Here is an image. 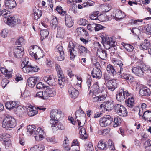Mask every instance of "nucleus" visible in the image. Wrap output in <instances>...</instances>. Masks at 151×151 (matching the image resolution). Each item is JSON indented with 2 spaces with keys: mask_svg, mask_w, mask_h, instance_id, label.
I'll use <instances>...</instances> for the list:
<instances>
[{
  "mask_svg": "<svg viewBox=\"0 0 151 151\" xmlns=\"http://www.w3.org/2000/svg\"><path fill=\"white\" fill-rule=\"evenodd\" d=\"M92 88V89L90 91L89 94L93 98L92 100L93 102L102 101L105 100L106 95H98L96 94V93L98 92L99 88L98 82L93 85Z\"/></svg>",
  "mask_w": 151,
  "mask_h": 151,
  "instance_id": "nucleus-1",
  "label": "nucleus"
},
{
  "mask_svg": "<svg viewBox=\"0 0 151 151\" xmlns=\"http://www.w3.org/2000/svg\"><path fill=\"white\" fill-rule=\"evenodd\" d=\"M6 108L8 109L16 108L15 112L16 114L22 117L24 115V109L21 106H18V102L15 101L7 102L6 103Z\"/></svg>",
  "mask_w": 151,
  "mask_h": 151,
  "instance_id": "nucleus-2",
  "label": "nucleus"
},
{
  "mask_svg": "<svg viewBox=\"0 0 151 151\" xmlns=\"http://www.w3.org/2000/svg\"><path fill=\"white\" fill-rule=\"evenodd\" d=\"M28 58H25L22 63L21 66L23 71L24 73H32L37 72L39 70V68L37 66L33 65L28 64L29 61Z\"/></svg>",
  "mask_w": 151,
  "mask_h": 151,
  "instance_id": "nucleus-3",
  "label": "nucleus"
},
{
  "mask_svg": "<svg viewBox=\"0 0 151 151\" xmlns=\"http://www.w3.org/2000/svg\"><path fill=\"white\" fill-rule=\"evenodd\" d=\"M16 125V120L9 116H7L2 122V127L7 130H10Z\"/></svg>",
  "mask_w": 151,
  "mask_h": 151,
  "instance_id": "nucleus-4",
  "label": "nucleus"
},
{
  "mask_svg": "<svg viewBox=\"0 0 151 151\" xmlns=\"http://www.w3.org/2000/svg\"><path fill=\"white\" fill-rule=\"evenodd\" d=\"M118 65H119L120 68V70L117 73V74L119 75L118 77L122 78L126 80L127 82H132L134 81V78L130 74H127L126 73H123L122 74V72L123 71V66L124 64L122 62L119 61L118 63Z\"/></svg>",
  "mask_w": 151,
  "mask_h": 151,
  "instance_id": "nucleus-5",
  "label": "nucleus"
},
{
  "mask_svg": "<svg viewBox=\"0 0 151 151\" xmlns=\"http://www.w3.org/2000/svg\"><path fill=\"white\" fill-rule=\"evenodd\" d=\"M114 109L118 115L121 116H126L127 112L126 108L123 105L116 104L114 106Z\"/></svg>",
  "mask_w": 151,
  "mask_h": 151,
  "instance_id": "nucleus-6",
  "label": "nucleus"
},
{
  "mask_svg": "<svg viewBox=\"0 0 151 151\" xmlns=\"http://www.w3.org/2000/svg\"><path fill=\"white\" fill-rule=\"evenodd\" d=\"M55 68L58 75V84L60 85V87L62 88L63 86L65 80L64 77L63 73L60 66L59 65L56 64L55 65Z\"/></svg>",
  "mask_w": 151,
  "mask_h": 151,
  "instance_id": "nucleus-7",
  "label": "nucleus"
},
{
  "mask_svg": "<svg viewBox=\"0 0 151 151\" xmlns=\"http://www.w3.org/2000/svg\"><path fill=\"white\" fill-rule=\"evenodd\" d=\"M102 39V41L104 43V46H107L106 49H109L111 47H113L114 44V41L113 39L111 37L104 36L102 35L101 37Z\"/></svg>",
  "mask_w": 151,
  "mask_h": 151,
  "instance_id": "nucleus-8",
  "label": "nucleus"
},
{
  "mask_svg": "<svg viewBox=\"0 0 151 151\" xmlns=\"http://www.w3.org/2000/svg\"><path fill=\"white\" fill-rule=\"evenodd\" d=\"M113 121V118L109 115H106L100 118L99 123L101 127H106L110 125Z\"/></svg>",
  "mask_w": 151,
  "mask_h": 151,
  "instance_id": "nucleus-9",
  "label": "nucleus"
},
{
  "mask_svg": "<svg viewBox=\"0 0 151 151\" xmlns=\"http://www.w3.org/2000/svg\"><path fill=\"white\" fill-rule=\"evenodd\" d=\"M10 14L9 16L6 15L3 18L4 22L6 23L9 25L13 26L17 23V19L15 17L11 15V12L9 11Z\"/></svg>",
  "mask_w": 151,
  "mask_h": 151,
  "instance_id": "nucleus-10",
  "label": "nucleus"
},
{
  "mask_svg": "<svg viewBox=\"0 0 151 151\" xmlns=\"http://www.w3.org/2000/svg\"><path fill=\"white\" fill-rule=\"evenodd\" d=\"M119 86V83L116 80H109L106 83V86L108 90L113 91Z\"/></svg>",
  "mask_w": 151,
  "mask_h": 151,
  "instance_id": "nucleus-11",
  "label": "nucleus"
},
{
  "mask_svg": "<svg viewBox=\"0 0 151 151\" xmlns=\"http://www.w3.org/2000/svg\"><path fill=\"white\" fill-rule=\"evenodd\" d=\"M43 80L46 83L50 86H55L57 84V81L58 79L52 75H49L43 78Z\"/></svg>",
  "mask_w": 151,
  "mask_h": 151,
  "instance_id": "nucleus-12",
  "label": "nucleus"
},
{
  "mask_svg": "<svg viewBox=\"0 0 151 151\" xmlns=\"http://www.w3.org/2000/svg\"><path fill=\"white\" fill-rule=\"evenodd\" d=\"M75 46L72 42H70L68 46V51L70 53V58L71 60H73L77 54V51L75 49Z\"/></svg>",
  "mask_w": 151,
  "mask_h": 151,
  "instance_id": "nucleus-13",
  "label": "nucleus"
},
{
  "mask_svg": "<svg viewBox=\"0 0 151 151\" xmlns=\"http://www.w3.org/2000/svg\"><path fill=\"white\" fill-rule=\"evenodd\" d=\"M45 132L44 129L41 127H38L35 131L34 134L35 135L34 137L37 141L42 140L44 138Z\"/></svg>",
  "mask_w": 151,
  "mask_h": 151,
  "instance_id": "nucleus-14",
  "label": "nucleus"
},
{
  "mask_svg": "<svg viewBox=\"0 0 151 151\" xmlns=\"http://www.w3.org/2000/svg\"><path fill=\"white\" fill-rule=\"evenodd\" d=\"M108 142H111V145L109 143L108 144L109 146L112 145V142L110 140H108L107 142L105 140H101L99 141L98 143L97 147L100 150H105L108 147V145L107 144Z\"/></svg>",
  "mask_w": 151,
  "mask_h": 151,
  "instance_id": "nucleus-15",
  "label": "nucleus"
},
{
  "mask_svg": "<svg viewBox=\"0 0 151 151\" xmlns=\"http://www.w3.org/2000/svg\"><path fill=\"white\" fill-rule=\"evenodd\" d=\"M37 50H39V48L36 46H31L29 50V54L35 59H39L40 57H39L37 54Z\"/></svg>",
  "mask_w": 151,
  "mask_h": 151,
  "instance_id": "nucleus-16",
  "label": "nucleus"
},
{
  "mask_svg": "<svg viewBox=\"0 0 151 151\" xmlns=\"http://www.w3.org/2000/svg\"><path fill=\"white\" fill-rule=\"evenodd\" d=\"M132 70L134 74L139 77H142L144 76V72L142 68L140 66L133 67Z\"/></svg>",
  "mask_w": 151,
  "mask_h": 151,
  "instance_id": "nucleus-17",
  "label": "nucleus"
},
{
  "mask_svg": "<svg viewBox=\"0 0 151 151\" xmlns=\"http://www.w3.org/2000/svg\"><path fill=\"white\" fill-rule=\"evenodd\" d=\"M24 49L22 46H18L16 47L14 50L15 56L17 58H21L24 54Z\"/></svg>",
  "mask_w": 151,
  "mask_h": 151,
  "instance_id": "nucleus-18",
  "label": "nucleus"
},
{
  "mask_svg": "<svg viewBox=\"0 0 151 151\" xmlns=\"http://www.w3.org/2000/svg\"><path fill=\"white\" fill-rule=\"evenodd\" d=\"M61 112L60 110L57 109H53L50 112V118L58 120L61 117Z\"/></svg>",
  "mask_w": 151,
  "mask_h": 151,
  "instance_id": "nucleus-19",
  "label": "nucleus"
},
{
  "mask_svg": "<svg viewBox=\"0 0 151 151\" xmlns=\"http://www.w3.org/2000/svg\"><path fill=\"white\" fill-rule=\"evenodd\" d=\"M115 14H111V17H113V19L116 21L120 20L125 17V15L124 12L120 10H116L115 12Z\"/></svg>",
  "mask_w": 151,
  "mask_h": 151,
  "instance_id": "nucleus-20",
  "label": "nucleus"
},
{
  "mask_svg": "<svg viewBox=\"0 0 151 151\" xmlns=\"http://www.w3.org/2000/svg\"><path fill=\"white\" fill-rule=\"evenodd\" d=\"M4 6L6 9H11L14 8L17 5L14 0H5Z\"/></svg>",
  "mask_w": 151,
  "mask_h": 151,
  "instance_id": "nucleus-21",
  "label": "nucleus"
},
{
  "mask_svg": "<svg viewBox=\"0 0 151 151\" xmlns=\"http://www.w3.org/2000/svg\"><path fill=\"white\" fill-rule=\"evenodd\" d=\"M91 74L93 77L96 78H99L102 76L101 71L99 68L96 67L93 68Z\"/></svg>",
  "mask_w": 151,
  "mask_h": 151,
  "instance_id": "nucleus-22",
  "label": "nucleus"
},
{
  "mask_svg": "<svg viewBox=\"0 0 151 151\" xmlns=\"http://www.w3.org/2000/svg\"><path fill=\"white\" fill-rule=\"evenodd\" d=\"M38 79V78L37 77H30L27 80V85L29 87L33 88L35 86Z\"/></svg>",
  "mask_w": 151,
  "mask_h": 151,
  "instance_id": "nucleus-23",
  "label": "nucleus"
},
{
  "mask_svg": "<svg viewBox=\"0 0 151 151\" xmlns=\"http://www.w3.org/2000/svg\"><path fill=\"white\" fill-rule=\"evenodd\" d=\"M139 93L141 96H149L150 94V90L146 87L142 86L140 87Z\"/></svg>",
  "mask_w": 151,
  "mask_h": 151,
  "instance_id": "nucleus-24",
  "label": "nucleus"
},
{
  "mask_svg": "<svg viewBox=\"0 0 151 151\" xmlns=\"http://www.w3.org/2000/svg\"><path fill=\"white\" fill-rule=\"evenodd\" d=\"M65 25L68 27H72L73 24V22L70 16L65 14Z\"/></svg>",
  "mask_w": 151,
  "mask_h": 151,
  "instance_id": "nucleus-25",
  "label": "nucleus"
},
{
  "mask_svg": "<svg viewBox=\"0 0 151 151\" xmlns=\"http://www.w3.org/2000/svg\"><path fill=\"white\" fill-rule=\"evenodd\" d=\"M78 53L81 55H84L88 52L89 50L85 47L81 45L76 46Z\"/></svg>",
  "mask_w": 151,
  "mask_h": 151,
  "instance_id": "nucleus-26",
  "label": "nucleus"
},
{
  "mask_svg": "<svg viewBox=\"0 0 151 151\" xmlns=\"http://www.w3.org/2000/svg\"><path fill=\"white\" fill-rule=\"evenodd\" d=\"M68 92L70 96L73 98L77 97L79 94L78 91L73 87L69 88Z\"/></svg>",
  "mask_w": 151,
  "mask_h": 151,
  "instance_id": "nucleus-27",
  "label": "nucleus"
},
{
  "mask_svg": "<svg viewBox=\"0 0 151 151\" xmlns=\"http://www.w3.org/2000/svg\"><path fill=\"white\" fill-rule=\"evenodd\" d=\"M151 46V44L149 41L147 39L144 40L143 44L142 45H140L139 46V48L142 50H145L149 49V48Z\"/></svg>",
  "mask_w": 151,
  "mask_h": 151,
  "instance_id": "nucleus-28",
  "label": "nucleus"
},
{
  "mask_svg": "<svg viewBox=\"0 0 151 151\" xmlns=\"http://www.w3.org/2000/svg\"><path fill=\"white\" fill-rule=\"evenodd\" d=\"M124 90L123 88H120L119 89V93L116 95V98L117 100L119 101H122L125 99L122 93V91H124Z\"/></svg>",
  "mask_w": 151,
  "mask_h": 151,
  "instance_id": "nucleus-29",
  "label": "nucleus"
},
{
  "mask_svg": "<svg viewBox=\"0 0 151 151\" xmlns=\"http://www.w3.org/2000/svg\"><path fill=\"white\" fill-rule=\"evenodd\" d=\"M97 55L103 60L105 59L107 57V53L106 50L101 49L97 50Z\"/></svg>",
  "mask_w": 151,
  "mask_h": 151,
  "instance_id": "nucleus-30",
  "label": "nucleus"
},
{
  "mask_svg": "<svg viewBox=\"0 0 151 151\" xmlns=\"http://www.w3.org/2000/svg\"><path fill=\"white\" fill-rule=\"evenodd\" d=\"M34 19L35 20H37L42 16V12L41 10H39L37 8H35L33 9Z\"/></svg>",
  "mask_w": 151,
  "mask_h": 151,
  "instance_id": "nucleus-31",
  "label": "nucleus"
},
{
  "mask_svg": "<svg viewBox=\"0 0 151 151\" xmlns=\"http://www.w3.org/2000/svg\"><path fill=\"white\" fill-rule=\"evenodd\" d=\"M36 96L43 99H47L49 98L46 90L44 91H40L37 92L36 94Z\"/></svg>",
  "mask_w": 151,
  "mask_h": 151,
  "instance_id": "nucleus-32",
  "label": "nucleus"
},
{
  "mask_svg": "<svg viewBox=\"0 0 151 151\" xmlns=\"http://www.w3.org/2000/svg\"><path fill=\"white\" fill-rule=\"evenodd\" d=\"M44 146L42 144H39L34 146L32 147L30 151H42L45 149Z\"/></svg>",
  "mask_w": 151,
  "mask_h": 151,
  "instance_id": "nucleus-33",
  "label": "nucleus"
},
{
  "mask_svg": "<svg viewBox=\"0 0 151 151\" xmlns=\"http://www.w3.org/2000/svg\"><path fill=\"white\" fill-rule=\"evenodd\" d=\"M126 104L129 107L131 108L134 105V99L133 97H129L125 101Z\"/></svg>",
  "mask_w": 151,
  "mask_h": 151,
  "instance_id": "nucleus-34",
  "label": "nucleus"
},
{
  "mask_svg": "<svg viewBox=\"0 0 151 151\" xmlns=\"http://www.w3.org/2000/svg\"><path fill=\"white\" fill-rule=\"evenodd\" d=\"M46 90L49 97L54 96L56 95V90L55 88L47 89Z\"/></svg>",
  "mask_w": 151,
  "mask_h": 151,
  "instance_id": "nucleus-35",
  "label": "nucleus"
},
{
  "mask_svg": "<svg viewBox=\"0 0 151 151\" xmlns=\"http://www.w3.org/2000/svg\"><path fill=\"white\" fill-rule=\"evenodd\" d=\"M64 34V29L60 26H58L57 28V33L56 37H63Z\"/></svg>",
  "mask_w": 151,
  "mask_h": 151,
  "instance_id": "nucleus-36",
  "label": "nucleus"
},
{
  "mask_svg": "<svg viewBox=\"0 0 151 151\" xmlns=\"http://www.w3.org/2000/svg\"><path fill=\"white\" fill-rule=\"evenodd\" d=\"M79 134L81 135V138L82 139H86L88 137V135L86 133V129L84 127L81 128L80 129Z\"/></svg>",
  "mask_w": 151,
  "mask_h": 151,
  "instance_id": "nucleus-37",
  "label": "nucleus"
},
{
  "mask_svg": "<svg viewBox=\"0 0 151 151\" xmlns=\"http://www.w3.org/2000/svg\"><path fill=\"white\" fill-rule=\"evenodd\" d=\"M106 70L109 73L111 74L113 76L116 74V71L113 66L111 65H107Z\"/></svg>",
  "mask_w": 151,
  "mask_h": 151,
  "instance_id": "nucleus-38",
  "label": "nucleus"
},
{
  "mask_svg": "<svg viewBox=\"0 0 151 151\" xmlns=\"http://www.w3.org/2000/svg\"><path fill=\"white\" fill-rule=\"evenodd\" d=\"M142 117L145 120H148L149 122H151V111H145Z\"/></svg>",
  "mask_w": 151,
  "mask_h": 151,
  "instance_id": "nucleus-39",
  "label": "nucleus"
},
{
  "mask_svg": "<svg viewBox=\"0 0 151 151\" xmlns=\"http://www.w3.org/2000/svg\"><path fill=\"white\" fill-rule=\"evenodd\" d=\"M41 39L42 40L46 38L49 34V31L47 29H43L40 31Z\"/></svg>",
  "mask_w": 151,
  "mask_h": 151,
  "instance_id": "nucleus-40",
  "label": "nucleus"
},
{
  "mask_svg": "<svg viewBox=\"0 0 151 151\" xmlns=\"http://www.w3.org/2000/svg\"><path fill=\"white\" fill-rule=\"evenodd\" d=\"M55 52L57 54H64L63 47L60 45H58L55 47Z\"/></svg>",
  "mask_w": 151,
  "mask_h": 151,
  "instance_id": "nucleus-41",
  "label": "nucleus"
},
{
  "mask_svg": "<svg viewBox=\"0 0 151 151\" xmlns=\"http://www.w3.org/2000/svg\"><path fill=\"white\" fill-rule=\"evenodd\" d=\"M25 40L23 37H19L17 39L15 42L16 45H22L25 43Z\"/></svg>",
  "mask_w": 151,
  "mask_h": 151,
  "instance_id": "nucleus-42",
  "label": "nucleus"
},
{
  "mask_svg": "<svg viewBox=\"0 0 151 151\" xmlns=\"http://www.w3.org/2000/svg\"><path fill=\"white\" fill-rule=\"evenodd\" d=\"M58 24V22L57 18L55 17H53L50 23V25L52 29H55L56 28V27H57V25Z\"/></svg>",
  "mask_w": 151,
  "mask_h": 151,
  "instance_id": "nucleus-43",
  "label": "nucleus"
},
{
  "mask_svg": "<svg viewBox=\"0 0 151 151\" xmlns=\"http://www.w3.org/2000/svg\"><path fill=\"white\" fill-rule=\"evenodd\" d=\"M121 44L128 52H132L134 49L133 47L129 44H127L124 43H122Z\"/></svg>",
  "mask_w": 151,
  "mask_h": 151,
  "instance_id": "nucleus-44",
  "label": "nucleus"
},
{
  "mask_svg": "<svg viewBox=\"0 0 151 151\" xmlns=\"http://www.w3.org/2000/svg\"><path fill=\"white\" fill-rule=\"evenodd\" d=\"M99 14V12L96 11L93 12L90 15V18L91 20H96L98 19V15Z\"/></svg>",
  "mask_w": 151,
  "mask_h": 151,
  "instance_id": "nucleus-45",
  "label": "nucleus"
},
{
  "mask_svg": "<svg viewBox=\"0 0 151 151\" xmlns=\"http://www.w3.org/2000/svg\"><path fill=\"white\" fill-rule=\"evenodd\" d=\"M33 108V107L32 106L30 109H29V111H28V109L27 110L28 114L29 116H32L37 113V111L34 110Z\"/></svg>",
  "mask_w": 151,
  "mask_h": 151,
  "instance_id": "nucleus-46",
  "label": "nucleus"
},
{
  "mask_svg": "<svg viewBox=\"0 0 151 151\" xmlns=\"http://www.w3.org/2000/svg\"><path fill=\"white\" fill-rule=\"evenodd\" d=\"M35 126L33 127L32 126L29 125L27 127V131L30 134L32 135L35 133Z\"/></svg>",
  "mask_w": 151,
  "mask_h": 151,
  "instance_id": "nucleus-47",
  "label": "nucleus"
},
{
  "mask_svg": "<svg viewBox=\"0 0 151 151\" xmlns=\"http://www.w3.org/2000/svg\"><path fill=\"white\" fill-rule=\"evenodd\" d=\"M113 106L112 101H107L105 103V109H106V111H109L111 109Z\"/></svg>",
  "mask_w": 151,
  "mask_h": 151,
  "instance_id": "nucleus-48",
  "label": "nucleus"
},
{
  "mask_svg": "<svg viewBox=\"0 0 151 151\" xmlns=\"http://www.w3.org/2000/svg\"><path fill=\"white\" fill-rule=\"evenodd\" d=\"M114 127H116L118 126L121 123V119L120 118L116 116L114 118Z\"/></svg>",
  "mask_w": 151,
  "mask_h": 151,
  "instance_id": "nucleus-49",
  "label": "nucleus"
},
{
  "mask_svg": "<svg viewBox=\"0 0 151 151\" xmlns=\"http://www.w3.org/2000/svg\"><path fill=\"white\" fill-rule=\"evenodd\" d=\"M77 32L79 35H84L86 34L85 30L83 28L79 27L76 29Z\"/></svg>",
  "mask_w": 151,
  "mask_h": 151,
  "instance_id": "nucleus-50",
  "label": "nucleus"
},
{
  "mask_svg": "<svg viewBox=\"0 0 151 151\" xmlns=\"http://www.w3.org/2000/svg\"><path fill=\"white\" fill-rule=\"evenodd\" d=\"M56 10L58 13L62 15H64L66 13V11H64L62 7L60 6H57L56 7Z\"/></svg>",
  "mask_w": 151,
  "mask_h": 151,
  "instance_id": "nucleus-51",
  "label": "nucleus"
},
{
  "mask_svg": "<svg viewBox=\"0 0 151 151\" xmlns=\"http://www.w3.org/2000/svg\"><path fill=\"white\" fill-rule=\"evenodd\" d=\"M50 124L51 125V127L54 128L56 125L58 123V120L51 119L50 121ZM54 129V128H53Z\"/></svg>",
  "mask_w": 151,
  "mask_h": 151,
  "instance_id": "nucleus-52",
  "label": "nucleus"
},
{
  "mask_svg": "<svg viewBox=\"0 0 151 151\" xmlns=\"http://www.w3.org/2000/svg\"><path fill=\"white\" fill-rule=\"evenodd\" d=\"M9 14V11L5 9H4L1 11H0V16H2L3 18L6 15V14L8 16Z\"/></svg>",
  "mask_w": 151,
  "mask_h": 151,
  "instance_id": "nucleus-53",
  "label": "nucleus"
},
{
  "mask_svg": "<svg viewBox=\"0 0 151 151\" xmlns=\"http://www.w3.org/2000/svg\"><path fill=\"white\" fill-rule=\"evenodd\" d=\"M131 31L133 35H137L140 34V29L137 28H133Z\"/></svg>",
  "mask_w": 151,
  "mask_h": 151,
  "instance_id": "nucleus-54",
  "label": "nucleus"
},
{
  "mask_svg": "<svg viewBox=\"0 0 151 151\" xmlns=\"http://www.w3.org/2000/svg\"><path fill=\"white\" fill-rule=\"evenodd\" d=\"M47 87V86L41 82H39L36 85V88L38 89L45 88Z\"/></svg>",
  "mask_w": 151,
  "mask_h": 151,
  "instance_id": "nucleus-55",
  "label": "nucleus"
},
{
  "mask_svg": "<svg viewBox=\"0 0 151 151\" xmlns=\"http://www.w3.org/2000/svg\"><path fill=\"white\" fill-rule=\"evenodd\" d=\"M58 56L56 57V59L58 61H62L64 59L65 55L63 54H58Z\"/></svg>",
  "mask_w": 151,
  "mask_h": 151,
  "instance_id": "nucleus-56",
  "label": "nucleus"
},
{
  "mask_svg": "<svg viewBox=\"0 0 151 151\" xmlns=\"http://www.w3.org/2000/svg\"><path fill=\"white\" fill-rule=\"evenodd\" d=\"M10 135L7 134L4 135H0V140L5 141H6L8 137H10Z\"/></svg>",
  "mask_w": 151,
  "mask_h": 151,
  "instance_id": "nucleus-57",
  "label": "nucleus"
},
{
  "mask_svg": "<svg viewBox=\"0 0 151 151\" xmlns=\"http://www.w3.org/2000/svg\"><path fill=\"white\" fill-rule=\"evenodd\" d=\"M54 128L56 130H63L64 129L63 126L59 122H58V124L56 125L55 127H54Z\"/></svg>",
  "mask_w": 151,
  "mask_h": 151,
  "instance_id": "nucleus-58",
  "label": "nucleus"
},
{
  "mask_svg": "<svg viewBox=\"0 0 151 151\" xmlns=\"http://www.w3.org/2000/svg\"><path fill=\"white\" fill-rule=\"evenodd\" d=\"M86 148L87 151H91L93 149V147L92 143L91 142H89L86 145Z\"/></svg>",
  "mask_w": 151,
  "mask_h": 151,
  "instance_id": "nucleus-59",
  "label": "nucleus"
},
{
  "mask_svg": "<svg viewBox=\"0 0 151 151\" xmlns=\"http://www.w3.org/2000/svg\"><path fill=\"white\" fill-rule=\"evenodd\" d=\"M9 81L6 79H3L1 82V84L3 88H4L9 83Z\"/></svg>",
  "mask_w": 151,
  "mask_h": 151,
  "instance_id": "nucleus-60",
  "label": "nucleus"
},
{
  "mask_svg": "<svg viewBox=\"0 0 151 151\" xmlns=\"http://www.w3.org/2000/svg\"><path fill=\"white\" fill-rule=\"evenodd\" d=\"M4 144L6 148H9L11 146V142L9 138H7V139L4 141Z\"/></svg>",
  "mask_w": 151,
  "mask_h": 151,
  "instance_id": "nucleus-61",
  "label": "nucleus"
},
{
  "mask_svg": "<svg viewBox=\"0 0 151 151\" xmlns=\"http://www.w3.org/2000/svg\"><path fill=\"white\" fill-rule=\"evenodd\" d=\"M86 20L84 19H81L78 22V23L79 24L83 26L85 25L87 22Z\"/></svg>",
  "mask_w": 151,
  "mask_h": 151,
  "instance_id": "nucleus-62",
  "label": "nucleus"
},
{
  "mask_svg": "<svg viewBox=\"0 0 151 151\" xmlns=\"http://www.w3.org/2000/svg\"><path fill=\"white\" fill-rule=\"evenodd\" d=\"M8 32V29H3L1 32V37L5 38L7 37Z\"/></svg>",
  "mask_w": 151,
  "mask_h": 151,
  "instance_id": "nucleus-63",
  "label": "nucleus"
},
{
  "mask_svg": "<svg viewBox=\"0 0 151 151\" xmlns=\"http://www.w3.org/2000/svg\"><path fill=\"white\" fill-rule=\"evenodd\" d=\"M146 30L147 34L150 35L151 34V24H148L147 25Z\"/></svg>",
  "mask_w": 151,
  "mask_h": 151,
  "instance_id": "nucleus-64",
  "label": "nucleus"
}]
</instances>
